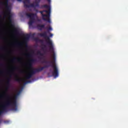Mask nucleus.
<instances>
[{"label": "nucleus", "mask_w": 128, "mask_h": 128, "mask_svg": "<svg viewBox=\"0 0 128 128\" xmlns=\"http://www.w3.org/2000/svg\"><path fill=\"white\" fill-rule=\"evenodd\" d=\"M0 66H4V64L2 63H0Z\"/></svg>", "instance_id": "obj_21"}, {"label": "nucleus", "mask_w": 128, "mask_h": 128, "mask_svg": "<svg viewBox=\"0 0 128 128\" xmlns=\"http://www.w3.org/2000/svg\"><path fill=\"white\" fill-rule=\"evenodd\" d=\"M36 28L40 30H42V28H46V24H38Z\"/></svg>", "instance_id": "obj_11"}, {"label": "nucleus", "mask_w": 128, "mask_h": 128, "mask_svg": "<svg viewBox=\"0 0 128 128\" xmlns=\"http://www.w3.org/2000/svg\"><path fill=\"white\" fill-rule=\"evenodd\" d=\"M48 30H52V26H49V28H48Z\"/></svg>", "instance_id": "obj_19"}, {"label": "nucleus", "mask_w": 128, "mask_h": 128, "mask_svg": "<svg viewBox=\"0 0 128 128\" xmlns=\"http://www.w3.org/2000/svg\"><path fill=\"white\" fill-rule=\"evenodd\" d=\"M0 50H4V46H0Z\"/></svg>", "instance_id": "obj_18"}, {"label": "nucleus", "mask_w": 128, "mask_h": 128, "mask_svg": "<svg viewBox=\"0 0 128 128\" xmlns=\"http://www.w3.org/2000/svg\"><path fill=\"white\" fill-rule=\"evenodd\" d=\"M52 36H53V34H50V36L52 37Z\"/></svg>", "instance_id": "obj_23"}, {"label": "nucleus", "mask_w": 128, "mask_h": 128, "mask_svg": "<svg viewBox=\"0 0 128 128\" xmlns=\"http://www.w3.org/2000/svg\"><path fill=\"white\" fill-rule=\"evenodd\" d=\"M30 35L29 34H26L24 36V39L25 40H29L30 38Z\"/></svg>", "instance_id": "obj_16"}, {"label": "nucleus", "mask_w": 128, "mask_h": 128, "mask_svg": "<svg viewBox=\"0 0 128 128\" xmlns=\"http://www.w3.org/2000/svg\"><path fill=\"white\" fill-rule=\"evenodd\" d=\"M0 72H2L1 71Z\"/></svg>", "instance_id": "obj_28"}, {"label": "nucleus", "mask_w": 128, "mask_h": 128, "mask_svg": "<svg viewBox=\"0 0 128 128\" xmlns=\"http://www.w3.org/2000/svg\"><path fill=\"white\" fill-rule=\"evenodd\" d=\"M48 0V2H51V0Z\"/></svg>", "instance_id": "obj_22"}, {"label": "nucleus", "mask_w": 128, "mask_h": 128, "mask_svg": "<svg viewBox=\"0 0 128 128\" xmlns=\"http://www.w3.org/2000/svg\"><path fill=\"white\" fill-rule=\"evenodd\" d=\"M14 80L15 81H17V82H22V81H24L23 79L20 78L18 74H15Z\"/></svg>", "instance_id": "obj_10"}, {"label": "nucleus", "mask_w": 128, "mask_h": 128, "mask_svg": "<svg viewBox=\"0 0 128 128\" xmlns=\"http://www.w3.org/2000/svg\"><path fill=\"white\" fill-rule=\"evenodd\" d=\"M34 50H31L30 52H28V54H26V56L29 58H32V54H34Z\"/></svg>", "instance_id": "obj_13"}, {"label": "nucleus", "mask_w": 128, "mask_h": 128, "mask_svg": "<svg viewBox=\"0 0 128 128\" xmlns=\"http://www.w3.org/2000/svg\"><path fill=\"white\" fill-rule=\"evenodd\" d=\"M26 2H30V0H25L24 2V6L26 8H36V6H39V2H38V0H36L34 3L30 4H26Z\"/></svg>", "instance_id": "obj_5"}, {"label": "nucleus", "mask_w": 128, "mask_h": 128, "mask_svg": "<svg viewBox=\"0 0 128 128\" xmlns=\"http://www.w3.org/2000/svg\"><path fill=\"white\" fill-rule=\"evenodd\" d=\"M0 3L2 6H5L6 7V12L7 13V14L8 15V19H10V22H12V14L10 13V6H8V0H4V1L0 2Z\"/></svg>", "instance_id": "obj_4"}, {"label": "nucleus", "mask_w": 128, "mask_h": 128, "mask_svg": "<svg viewBox=\"0 0 128 128\" xmlns=\"http://www.w3.org/2000/svg\"><path fill=\"white\" fill-rule=\"evenodd\" d=\"M14 46H22V42H16V43L14 44Z\"/></svg>", "instance_id": "obj_15"}, {"label": "nucleus", "mask_w": 128, "mask_h": 128, "mask_svg": "<svg viewBox=\"0 0 128 128\" xmlns=\"http://www.w3.org/2000/svg\"><path fill=\"white\" fill-rule=\"evenodd\" d=\"M42 48L44 52H46V46L44 45V47Z\"/></svg>", "instance_id": "obj_17"}, {"label": "nucleus", "mask_w": 128, "mask_h": 128, "mask_svg": "<svg viewBox=\"0 0 128 128\" xmlns=\"http://www.w3.org/2000/svg\"><path fill=\"white\" fill-rule=\"evenodd\" d=\"M15 69L17 68H14Z\"/></svg>", "instance_id": "obj_26"}, {"label": "nucleus", "mask_w": 128, "mask_h": 128, "mask_svg": "<svg viewBox=\"0 0 128 128\" xmlns=\"http://www.w3.org/2000/svg\"><path fill=\"white\" fill-rule=\"evenodd\" d=\"M42 8H46L48 10H44L43 11H40L42 15V18L44 22H47L50 24L51 22L50 14H51V8L48 4H44Z\"/></svg>", "instance_id": "obj_3"}, {"label": "nucleus", "mask_w": 128, "mask_h": 128, "mask_svg": "<svg viewBox=\"0 0 128 128\" xmlns=\"http://www.w3.org/2000/svg\"><path fill=\"white\" fill-rule=\"evenodd\" d=\"M10 78H7V81L6 82V90H8L10 88V78L12 77L11 75L10 76Z\"/></svg>", "instance_id": "obj_8"}, {"label": "nucleus", "mask_w": 128, "mask_h": 128, "mask_svg": "<svg viewBox=\"0 0 128 128\" xmlns=\"http://www.w3.org/2000/svg\"><path fill=\"white\" fill-rule=\"evenodd\" d=\"M18 2H22V0H18Z\"/></svg>", "instance_id": "obj_24"}, {"label": "nucleus", "mask_w": 128, "mask_h": 128, "mask_svg": "<svg viewBox=\"0 0 128 128\" xmlns=\"http://www.w3.org/2000/svg\"><path fill=\"white\" fill-rule=\"evenodd\" d=\"M0 38H2V36L1 34H0Z\"/></svg>", "instance_id": "obj_25"}, {"label": "nucleus", "mask_w": 128, "mask_h": 128, "mask_svg": "<svg viewBox=\"0 0 128 128\" xmlns=\"http://www.w3.org/2000/svg\"><path fill=\"white\" fill-rule=\"evenodd\" d=\"M35 35H36V34H35V33H34V34H33L32 35V37H34V36H35Z\"/></svg>", "instance_id": "obj_20"}, {"label": "nucleus", "mask_w": 128, "mask_h": 128, "mask_svg": "<svg viewBox=\"0 0 128 128\" xmlns=\"http://www.w3.org/2000/svg\"><path fill=\"white\" fill-rule=\"evenodd\" d=\"M35 62H36V59H34V58L30 59L29 62H28L29 66L32 67L33 63Z\"/></svg>", "instance_id": "obj_9"}, {"label": "nucleus", "mask_w": 128, "mask_h": 128, "mask_svg": "<svg viewBox=\"0 0 128 128\" xmlns=\"http://www.w3.org/2000/svg\"><path fill=\"white\" fill-rule=\"evenodd\" d=\"M20 58H18L17 59V58H16V57H14V58H13V59H12V60H11V61L12 62L17 61L18 62H20Z\"/></svg>", "instance_id": "obj_14"}, {"label": "nucleus", "mask_w": 128, "mask_h": 128, "mask_svg": "<svg viewBox=\"0 0 128 128\" xmlns=\"http://www.w3.org/2000/svg\"><path fill=\"white\" fill-rule=\"evenodd\" d=\"M11 26L13 28L14 33L16 34V35H18L20 34V31L18 28H16L14 24H11Z\"/></svg>", "instance_id": "obj_7"}, {"label": "nucleus", "mask_w": 128, "mask_h": 128, "mask_svg": "<svg viewBox=\"0 0 128 128\" xmlns=\"http://www.w3.org/2000/svg\"><path fill=\"white\" fill-rule=\"evenodd\" d=\"M35 39H36H36H38V38H36Z\"/></svg>", "instance_id": "obj_27"}, {"label": "nucleus", "mask_w": 128, "mask_h": 128, "mask_svg": "<svg viewBox=\"0 0 128 128\" xmlns=\"http://www.w3.org/2000/svg\"><path fill=\"white\" fill-rule=\"evenodd\" d=\"M26 16L30 18L28 22L29 26H32L35 22V14H34V13H26Z\"/></svg>", "instance_id": "obj_6"}, {"label": "nucleus", "mask_w": 128, "mask_h": 128, "mask_svg": "<svg viewBox=\"0 0 128 128\" xmlns=\"http://www.w3.org/2000/svg\"><path fill=\"white\" fill-rule=\"evenodd\" d=\"M39 36L40 37H44V38L46 40V42L47 44L49 46V50L51 52H53V60L52 61H46V60H44L42 61V63H52V65H48V64H46V65H44V66H41L39 68H32L30 71V72L26 74V79H30L32 76L36 72H42L44 68H49L50 66H52L53 68V71L52 72V76L54 77V78H57V76H58V66L56 65V55L54 52V44H52V41L50 38V37L48 36L46 32H44V33H39L38 34Z\"/></svg>", "instance_id": "obj_1"}, {"label": "nucleus", "mask_w": 128, "mask_h": 128, "mask_svg": "<svg viewBox=\"0 0 128 128\" xmlns=\"http://www.w3.org/2000/svg\"><path fill=\"white\" fill-rule=\"evenodd\" d=\"M18 96V91L17 92L16 94L14 96L12 101H11L10 100V96L7 94V100L5 102L4 104L2 106V110H0V116H1V114H3L4 112H6V110H7L8 107H9L10 106H12L14 110H17L18 106L16 98Z\"/></svg>", "instance_id": "obj_2"}, {"label": "nucleus", "mask_w": 128, "mask_h": 128, "mask_svg": "<svg viewBox=\"0 0 128 128\" xmlns=\"http://www.w3.org/2000/svg\"><path fill=\"white\" fill-rule=\"evenodd\" d=\"M37 54L38 55H40V59H44V58H43V56H44L43 52H40V50H38V52H37Z\"/></svg>", "instance_id": "obj_12"}]
</instances>
